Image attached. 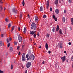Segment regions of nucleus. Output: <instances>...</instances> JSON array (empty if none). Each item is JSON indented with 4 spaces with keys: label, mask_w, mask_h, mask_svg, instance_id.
<instances>
[{
    "label": "nucleus",
    "mask_w": 73,
    "mask_h": 73,
    "mask_svg": "<svg viewBox=\"0 0 73 73\" xmlns=\"http://www.w3.org/2000/svg\"><path fill=\"white\" fill-rule=\"evenodd\" d=\"M11 69L12 70V69H13V65H12V64H11Z\"/></svg>",
    "instance_id": "c756f323"
},
{
    "label": "nucleus",
    "mask_w": 73,
    "mask_h": 73,
    "mask_svg": "<svg viewBox=\"0 0 73 73\" xmlns=\"http://www.w3.org/2000/svg\"><path fill=\"white\" fill-rule=\"evenodd\" d=\"M19 49H20V46H18L17 47V49L18 50H19Z\"/></svg>",
    "instance_id": "58836bf2"
},
{
    "label": "nucleus",
    "mask_w": 73,
    "mask_h": 73,
    "mask_svg": "<svg viewBox=\"0 0 73 73\" xmlns=\"http://www.w3.org/2000/svg\"><path fill=\"white\" fill-rule=\"evenodd\" d=\"M4 37V35L2 34L1 35V37Z\"/></svg>",
    "instance_id": "3c124183"
},
{
    "label": "nucleus",
    "mask_w": 73,
    "mask_h": 73,
    "mask_svg": "<svg viewBox=\"0 0 73 73\" xmlns=\"http://www.w3.org/2000/svg\"><path fill=\"white\" fill-rule=\"evenodd\" d=\"M40 11L42 12L43 11V7H42L41 6L40 8Z\"/></svg>",
    "instance_id": "4468645a"
},
{
    "label": "nucleus",
    "mask_w": 73,
    "mask_h": 73,
    "mask_svg": "<svg viewBox=\"0 0 73 73\" xmlns=\"http://www.w3.org/2000/svg\"><path fill=\"white\" fill-rule=\"evenodd\" d=\"M31 52H28L29 54V55H30V54H31Z\"/></svg>",
    "instance_id": "ea45409f"
},
{
    "label": "nucleus",
    "mask_w": 73,
    "mask_h": 73,
    "mask_svg": "<svg viewBox=\"0 0 73 73\" xmlns=\"http://www.w3.org/2000/svg\"><path fill=\"white\" fill-rule=\"evenodd\" d=\"M71 20L72 22L71 24L72 25H73V18H71Z\"/></svg>",
    "instance_id": "aec40b11"
},
{
    "label": "nucleus",
    "mask_w": 73,
    "mask_h": 73,
    "mask_svg": "<svg viewBox=\"0 0 73 73\" xmlns=\"http://www.w3.org/2000/svg\"><path fill=\"white\" fill-rule=\"evenodd\" d=\"M20 17V18H21V17H22V14H21Z\"/></svg>",
    "instance_id": "09e8293b"
},
{
    "label": "nucleus",
    "mask_w": 73,
    "mask_h": 73,
    "mask_svg": "<svg viewBox=\"0 0 73 73\" xmlns=\"http://www.w3.org/2000/svg\"><path fill=\"white\" fill-rule=\"evenodd\" d=\"M61 59H62V62H64V61H65V56H64L61 58Z\"/></svg>",
    "instance_id": "6e6552de"
},
{
    "label": "nucleus",
    "mask_w": 73,
    "mask_h": 73,
    "mask_svg": "<svg viewBox=\"0 0 73 73\" xmlns=\"http://www.w3.org/2000/svg\"><path fill=\"white\" fill-rule=\"evenodd\" d=\"M62 21H63V23H65V20H66V19H65V17H63L62 18Z\"/></svg>",
    "instance_id": "2eb2a0df"
},
{
    "label": "nucleus",
    "mask_w": 73,
    "mask_h": 73,
    "mask_svg": "<svg viewBox=\"0 0 73 73\" xmlns=\"http://www.w3.org/2000/svg\"><path fill=\"white\" fill-rule=\"evenodd\" d=\"M54 20H55L56 21H57V19L55 18Z\"/></svg>",
    "instance_id": "a18cd8bd"
},
{
    "label": "nucleus",
    "mask_w": 73,
    "mask_h": 73,
    "mask_svg": "<svg viewBox=\"0 0 73 73\" xmlns=\"http://www.w3.org/2000/svg\"><path fill=\"white\" fill-rule=\"evenodd\" d=\"M58 45L59 48H62L63 46H62V43H58Z\"/></svg>",
    "instance_id": "39448f33"
},
{
    "label": "nucleus",
    "mask_w": 73,
    "mask_h": 73,
    "mask_svg": "<svg viewBox=\"0 0 73 73\" xmlns=\"http://www.w3.org/2000/svg\"><path fill=\"white\" fill-rule=\"evenodd\" d=\"M35 57L34 55L32 54L29 56V58H28L27 60L28 61L29 60H33L35 59Z\"/></svg>",
    "instance_id": "f03ea898"
},
{
    "label": "nucleus",
    "mask_w": 73,
    "mask_h": 73,
    "mask_svg": "<svg viewBox=\"0 0 73 73\" xmlns=\"http://www.w3.org/2000/svg\"><path fill=\"white\" fill-rule=\"evenodd\" d=\"M10 50L11 52H12L13 51V48L11 47L10 48Z\"/></svg>",
    "instance_id": "412c9836"
},
{
    "label": "nucleus",
    "mask_w": 73,
    "mask_h": 73,
    "mask_svg": "<svg viewBox=\"0 0 73 73\" xmlns=\"http://www.w3.org/2000/svg\"><path fill=\"white\" fill-rule=\"evenodd\" d=\"M22 4L23 6H24V5H25V2H24V0H23V1Z\"/></svg>",
    "instance_id": "cd10ccee"
},
{
    "label": "nucleus",
    "mask_w": 73,
    "mask_h": 73,
    "mask_svg": "<svg viewBox=\"0 0 73 73\" xmlns=\"http://www.w3.org/2000/svg\"><path fill=\"white\" fill-rule=\"evenodd\" d=\"M40 35V34L39 33V32H38V33L37 34V35L38 36H39V35Z\"/></svg>",
    "instance_id": "e433bc0d"
},
{
    "label": "nucleus",
    "mask_w": 73,
    "mask_h": 73,
    "mask_svg": "<svg viewBox=\"0 0 73 73\" xmlns=\"http://www.w3.org/2000/svg\"><path fill=\"white\" fill-rule=\"evenodd\" d=\"M7 43H8V42H9V41L8 40V39H7Z\"/></svg>",
    "instance_id": "bf43d9fd"
},
{
    "label": "nucleus",
    "mask_w": 73,
    "mask_h": 73,
    "mask_svg": "<svg viewBox=\"0 0 73 73\" xmlns=\"http://www.w3.org/2000/svg\"><path fill=\"white\" fill-rule=\"evenodd\" d=\"M55 31V27H53V28L52 29V32H54V31Z\"/></svg>",
    "instance_id": "393cba45"
},
{
    "label": "nucleus",
    "mask_w": 73,
    "mask_h": 73,
    "mask_svg": "<svg viewBox=\"0 0 73 73\" xmlns=\"http://www.w3.org/2000/svg\"><path fill=\"white\" fill-rule=\"evenodd\" d=\"M5 20L6 22H8V21H9V20H8V19H7V18H6Z\"/></svg>",
    "instance_id": "473e14b6"
},
{
    "label": "nucleus",
    "mask_w": 73,
    "mask_h": 73,
    "mask_svg": "<svg viewBox=\"0 0 73 73\" xmlns=\"http://www.w3.org/2000/svg\"><path fill=\"white\" fill-rule=\"evenodd\" d=\"M46 8L48 9L49 8V1H48L46 3Z\"/></svg>",
    "instance_id": "0eeeda50"
},
{
    "label": "nucleus",
    "mask_w": 73,
    "mask_h": 73,
    "mask_svg": "<svg viewBox=\"0 0 73 73\" xmlns=\"http://www.w3.org/2000/svg\"><path fill=\"white\" fill-rule=\"evenodd\" d=\"M50 11H52V8L50 7Z\"/></svg>",
    "instance_id": "a19ab883"
},
{
    "label": "nucleus",
    "mask_w": 73,
    "mask_h": 73,
    "mask_svg": "<svg viewBox=\"0 0 73 73\" xmlns=\"http://www.w3.org/2000/svg\"><path fill=\"white\" fill-rule=\"evenodd\" d=\"M12 11L14 13H16V9L15 8H13L12 9Z\"/></svg>",
    "instance_id": "9d476101"
},
{
    "label": "nucleus",
    "mask_w": 73,
    "mask_h": 73,
    "mask_svg": "<svg viewBox=\"0 0 73 73\" xmlns=\"http://www.w3.org/2000/svg\"><path fill=\"white\" fill-rule=\"evenodd\" d=\"M0 8H1V12L3 11V7H2V6H1L0 7Z\"/></svg>",
    "instance_id": "4be33fe9"
},
{
    "label": "nucleus",
    "mask_w": 73,
    "mask_h": 73,
    "mask_svg": "<svg viewBox=\"0 0 73 73\" xmlns=\"http://www.w3.org/2000/svg\"><path fill=\"white\" fill-rule=\"evenodd\" d=\"M11 23H10L8 25V28H11Z\"/></svg>",
    "instance_id": "5701e85b"
},
{
    "label": "nucleus",
    "mask_w": 73,
    "mask_h": 73,
    "mask_svg": "<svg viewBox=\"0 0 73 73\" xmlns=\"http://www.w3.org/2000/svg\"><path fill=\"white\" fill-rule=\"evenodd\" d=\"M22 61L23 62L25 61V58H22Z\"/></svg>",
    "instance_id": "a878e982"
},
{
    "label": "nucleus",
    "mask_w": 73,
    "mask_h": 73,
    "mask_svg": "<svg viewBox=\"0 0 73 73\" xmlns=\"http://www.w3.org/2000/svg\"><path fill=\"white\" fill-rule=\"evenodd\" d=\"M68 1L69 3H72V0H67Z\"/></svg>",
    "instance_id": "7c9ffc66"
},
{
    "label": "nucleus",
    "mask_w": 73,
    "mask_h": 73,
    "mask_svg": "<svg viewBox=\"0 0 73 73\" xmlns=\"http://www.w3.org/2000/svg\"><path fill=\"white\" fill-rule=\"evenodd\" d=\"M68 44L69 45H71V42H70L68 43Z\"/></svg>",
    "instance_id": "49530a36"
},
{
    "label": "nucleus",
    "mask_w": 73,
    "mask_h": 73,
    "mask_svg": "<svg viewBox=\"0 0 73 73\" xmlns=\"http://www.w3.org/2000/svg\"><path fill=\"white\" fill-rule=\"evenodd\" d=\"M43 17L44 19H46V15H43Z\"/></svg>",
    "instance_id": "bb28decb"
},
{
    "label": "nucleus",
    "mask_w": 73,
    "mask_h": 73,
    "mask_svg": "<svg viewBox=\"0 0 73 73\" xmlns=\"http://www.w3.org/2000/svg\"><path fill=\"white\" fill-rule=\"evenodd\" d=\"M22 58H25V56H22Z\"/></svg>",
    "instance_id": "69168bd1"
},
{
    "label": "nucleus",
    "mask_w": 73,
    "mask_h": 73,
    "mask_svg": "<svg viewBox=\"0 0 73 73\" xmlns=\"http://www.w3.org/2000/svg\"><path fill=\"white\" fill-rule=\"evenodd\" d=\"M18 39L19 42H21L22 41V37L21 36L19 35L18 36Z\"/></svg>",
    "instance_id": "423d86ee"
},
{
    "label": "nucleus",
    "mask_w": 73,
    "mask_h": 73,
    "mask_svg": "<svg viewBox=\"0 0 73 73\" xmlns=\"http://www.w3.org/2000/svg\"><path fill=\"white\" fill-rule=\"evenodd\" d=\"M14 30V29H11V32H12V31H13Z\"/></svg>",
    "instance_id": "0e129e2a"
},
{
    "label": "nucleus",
    "mask_w": 73,
    "mask_h": 73,
    "mask_svg": "<svg viewBox=\"0 0 73 73\" xmlns=\"http://www.w3.org/2000/svg\"><path fill=\"white\" fill-rule=\"evenodd\" d=\"M46 37L47 38H49V34L48 33L46 35Z\"/></svg>",
    "instance_id": "b1692460"
},
{
    "label": "nucleus",
    "mask_w": 73,
    "mask_h": 73,
    "mask_svg": "<svg viewBox=\"0 0 73 73\" xmlns=\"http://www.w3.org/2000/svg\"><path fill=\"white\" fill-rule=\"evenodd\" d=\"M10 43H8L7 45V46H8V47H9V46H10Z\"/></svg>",
    "instance_id": "f704fd0d"
},
{
    "label": "nucleus",
    "mask_w": 73,
    "mask_h": 73,
    "mask_svg": "<svg viewBox=\"0 0 73 73\" xmlns=\"http://www.w3.org/2000/svg\"><path fill=\"white\" fill-rule=\"evenodd\" d=\"M45 48L47 50L48 49V48H49V47H48V44L47 43H46L45 44Z\"/></svg>",
    "instance_id": "ddd939ff"
},
{
    "label": "nucleus",
    "mask_w": 73,
    "mask_h": 73,
    "mask_svg": "<svg viewBox=\"0 0 73 73\" xmlns=\"http://www.w3.org/2000/svg\"><path fill=\"white\" fill-rule=\"evenodd\" d=\"M23 55H24L25 56V53H23Z\"/></svg>",
    "instance_id": "052dcab7"
},
{
    "label": "nucleus",
    "mask_w": 73,
    "mask_h": 73,
    "mask_svg": "<svg viewBox=\"0 0 73 73\" xmlns=\"http://www.w3.org/2000/svg\"><path fill=\"white\" fill-rule=\"evenodd\" d=\"M35 22H37V21H38V18L37 16H35Z\"/></svg>",
    "instance_id": "1a4fd4ad"
},
{
    "label": "nucleus",
    "mask_w": 73,
    "mask_h": 73,
    "mask_svg": "<svg viewBox=\"0 0 73 73\" xmlns=\"http://www.w3.org/2000/svg\"><path fill=\"white\" fill-rule=\"evenodd\" d=\"M69 28H70L71 30H72V27H70Z\"/></svg>",
    "instance_id": "680f3d73"
},
{
    "label": "nucleus",
    "mask_w": 73,
    "mask_h": 73,
    "mask_svg": "<svg viewBox=\"0 0 73 73\" xmlns=\"http://www.w3.org/2000/svg\"><path fill=\"white\" fill-rule=\"evenodd\" d=\"M18 29L19 31H20V27H19L18 28Z\"/></svg>",
    "instance_id": "de8ad7c7"
},
{
    "label": "nucleus",
    "mask_w": 73,
    "mask_h": 73,
    "mask_svg": "<svg viewBox=\"0 0 73 73\" xmlns=\"http://www.w3.org/2000/svg\"><path fill=\"white\" fill-rule=\"evenodd\" d=\"M25 73H27V70H26V71H25Z\"/></svg>",
    "instance_id": "6e6d98bb"
},
{
    "label": "nucleus",
    "mask_w": 73,
    "mask_h": 73,
    "mask_svg": "<svg viewBox=\"0 0 73 73\" xmlns=\"http://www.w3.org/2000/svg\"><path fill=\"white\" fill-rule=\"evenodd\" d=\"M66 51H64V53H66Z\"/></svg>",
    "instance_id": "774afa93"
},
{
    "label": "nucleus",
    "mask_w": 73,
    "mask_h": 73,
    "mask_svg": "<svg viewBox=\"0 0 73 73\" xmlns=\"http://www.w3.org/2000/svg\"><path fill=\"white\" fill-rule=\"evenodd\" d=\"M32 27H31V29L33 31H35L36 29H37V26L35 22H33L31 24Z\"/></svg>",
    "instance_id": "f257e3e1"
},
{
    "label": "nucleus",
    "mask_w": 73,
    "mask_h": 73,
    "mask_svg": "<svg viewBox=\"0 0 73 73\" xmlns=\"http://www.w3.org/2000/svg\"><path fill=\"white\" fill-rule=\"evenodd\" d=\"M59 30V26L58 25H57V27L56 28V31H57Z\"/></svg>",
    "instance_id": "f3484780"
},
{
    "label": "nucleus",
    "mask_w": 73,
    "mask_h": 73,
    "mask_svg": "<svg viewBox=\"0 0 73 73\" xmlns=\"http://www.w3.org/2000/svg\"><path fill=\"white\" fill-rule=\"evenodd\" d=\"M0 46H3L4 45V43L2 41H0Z\"/></svg>",
    "instance_id": "9b49d317"
},
{
    "label": "nucleus",
    "mask_w": 73,
    "mask_h": 73,
    "mask_svg": "<svg viewBox=\"0 0 73 73\" xmlns=\"http://www.w3.org/2000/svg\"><path fill=\"white\" fill-rule=\"evenodd\" d=\"M28 57H29V54H27L26 55V58H28Z\"/></svg>",
    "instance_id": "2f4dec72"
},
{
    "label": "nucleus",
    "mask_w": 73,
    "mask_h": 73,
    "mask_svg": "<svg viewBox=\"0 0 73 73\" xmlns=\"http://www.w3.org/2000/svg\"><path fill=\"white\" fill-rule=\"evenodd\" d=\"M36 31H31L30 34V35H32L33 36V37H34V38H36V34L35 33H36Z\"/></svg>",
    "instance_id": "7ed1b4c3"
},
{
    "label": "nucleus",
    "mask_w": 73,
    "mask_h": 73,
    "mask_svg": "<svg viewBox=\"0 0 73 73\" xmlns=\"http://www.w3.org/2000/svg\"><path fill=\"white\" fill-rule=\"evenodd\" d=\"M58 0H56L55 1V4L56 5H57L58 4Z\"/></svg>",
    "instance_id": "dca6fc26"
},
{
    "label": "nucleus",
    "mask_w": 73,
    "mask_h": 73,
    "mask_svg": "<svg viewBox=\"0 0 73 73\" xmlns=\"http://www.w3.org/2000/svg\"><path fill=\"white\" fill-rule=\"evenodd\" d=\"M55 12L56 14H58L59 13V10H58V9H57L55 10Z\"/></svg>",
    "instance_id": "f8f14e48"
},
{
    "label": "nucleus",
    "mask_w": 73,
    "mask_h": 73,
    "mask_svg": "<svg viewBox=\"0 0 73 73\" xmlns=\"http://www.w3.org/2000/svg\"><path fill=\"white\" fill-rule=\"evenodd\" d=\"M59 33L60 34V35L62 34V30L61 29L59 30Z\"/></svg>",
    "instance_id": "a211bd4d"
},
{
    "label": "nucleus",
    "mask_w": 73,
    "mask_h": 73,
    "mask_svg": "<svg viewBox=\"0 0 73 73\" xmlns=\"http://www.w3.org/2000/svg\"><path fill=\"white\" fill-rule=\"evenodd\" d=\"M3 71H1V70H0V73H3Z\"/></svg>",
    "instance_id": "4c0bfd02"
},
{
    "label": "nucleus",
    "mask_w": 73,
    "mask_h": 73,
    "mask_svg": "<svg viewBox=\"0 0 73 73\" xmlns=\"http://www.w3.org/2000/svg\"><path fill=\"white\" fill-rule=\"evenodd\" d=\"M18 54H19V55H20V54H21V53L20 52H19Z\"/></svg>",
    "instance_id": "8fccbe9b"
},
{
    "label": "nucleus",
    "mask_w": 73,
    "mask_h": 73,
    "mask_svg": "<svg viewBox=\"0 0 73 73\" xmlns=\"http://www.w3.org/2000/svg\"><path fill=\"white\" fill-rule=\"evenodd\" d=\"M5 54H6V56H8V54L7 53H6Z\"/></svg>",
    "instance_id": "4d7b16f0"
},
{
    "label": "nucleus",
    "mask_w": 73,
    "mask_h": 73,
    "mask_svg": "<svg viewBox=\"0 0 73 73\" xmlns=\"http://www.w3.org/2000/svg\"><path fill=\"white\" fill-rule=\"evenodd\" d=\"M48 53L49 54H50V53H51V52L50 50L48 51Z\"/></svg>",
    "instance_id": "37998d69"
},
{
    "label": "nucleus",
    "mask_w": 73,
    "mask_h": 73,
    "mask_svg": "<svg viewBox=\"0 0 73 73\" xmlns=\"http://www.w3.org/2000/svg\"><path fill=\"white\" fill-rule=\"evenodd\" d=\"M41 48V46H40L39 47V48Z\"/></svg>",
    "instance_id": "338daca9"
},
{
    "label": "nucleus",
    "mask_w": 73,
    "mask_h": 73,
    "mask_svg": "<svg viewBox=\"0 0 73 73\" xmlns=\"http://www.w3.org/2000/svg\"><path fill=\"white\" fill-rule=\"evenodd\" d=\"M0 3H1V4H2V3H3V2L2 1V0H0Z\"/></svg>",
    "instance_id": "79ce46f5"
},
{
    "label": "nucleus",
    "mask_w": 73,
    "mask_h": 73,
    "mask_svg": "<svg viewBox=\"0 0 73 73\" xmlns=\"http://www.w3.org/2000/svg\"><path fill=\"white\" fill-rule=\"evenodd\" d=\"M24 31H23V32L24 33H25L26 32H27V29L26 28V27H24Z\"/></svg>",
    "instance_id": "6ab92c4d"
},
{
    "label": "nucleus",
    "mask_w": 73,
    "mask_h": 73,
    "mask_svg": "<svg viewBox=\"0 0 73 73\" xmlns=\"http://www.w3.org/2000/svg\"><path fill=\"white\" fill-rule=\"evenodd\" d=\"M52 17L53 19H55V18H56V17L55 16V15H53L52 16Z\"/></svg>",
    "instance_id": "72a5a7b5"
},
{
    "label": "nucleus",
    "mask_w": 73,
    "mask_h": 73,
    "mask_svg": "<svg viewBox=\"0 0 73 73\" xmlns=\"http://www.w3.org/2000/svg\"><path fill=\"white\" fill-rule=\"evenodd\" d=\"M9 41H11L12 40V38H9Z\"/></svg>",
    "instance_id": "c9c22d12"
},
{
    "label": "nucleus",
    "mask_w": 73,
    "mask_h": 73,
    "mask_svg": "<svg viewBox=\"0 0 73 73\" xmlns=\"http://www.w3.org/2000/svg\"><path fill=\"white\" fill-rule=\"evenodd\" d=\"M14 44L15 45H17V42H16V41H14Z\"/></svg>",
    "instance_id": "c85d7f7f"
},
{
    "label": "nucleus",
    "mask_w": 73,
    "mask_h": 73,
    "mask_svg": "<svg viewBox=\"0 0 73 73\" xmlns=\"http://www.w3.org/2000/svg\"><path fill=\"white\" fill-rule=\"evenodd\" d=\"M71 61H73V56H72V57L71 58Z\"/></svg>",
    "instance_id": "c03bdc74"
},
{
    "label": "nucleus",
    "mask_w": 73,
    "mask_h": 73,
    "mask_svg": "<svg viewBox=\"0 0 73 73\" xmlns=\"http://www.w3.org/2000/svg\"><path fill=\"white\" fill-rule=\"evenodd\" d=\"M31 65V62H29L27 63L26 64V66L27 68H30Z\"/></svg>",
    "instance_id": "20e7f679"
},
{
    "label": "nucleus",
    "mask_w": 73,
    "mask_h": 73,
    "mask_svg": "<svg viewBox=\"0 0 73 73\" xmlns=\"http://www.w3.org/2000/svg\"><path fill=\"white\" fill-rule=\"evenodd\" d=\"M66 62H68V60L67 59H66Z\"/></svg>",
    "instance_id": "5fc2aeb1"
},
{
    "label": "nucleus",
    "mask_w": 73,
    "mask_h": 73,
    "mask_svg": "<svg viewBox=\"0 0 73 73\" xmlns=\"http://www.w3.org/2000/svg\"><path fill=\"white\" fill-rule=\"evenodd\" d=\"M64 13H66V11H65V10H64Z\"/></svg>",
    "instance_id": "13d9d810"
},
{
    "label": "nucleus",
    "mask_w": 73,
    "mask_h": 73,
    "mask_svg": "<svg viewBox=\"0 0 73 73\" xmlns=\"http://www.w3.org/2000/svg\"><path fill=\"white\" fill-rule=\"evenodd\" d=\"M14 28H15V26H13L12 27V29H14Z\"/></svg>",
    "instance_id": "603ef678"
},
{
    "label": "nucleus",
    "mask_w": 73,
    "mask_h": 73,
    "mask_svg": "<svg viewBox=\"0 0 73 73\" xmlns=\"http://www.w3.org/2000/svg\"><path fill=\"white\" fill-rule=\"evenodd\" d=\"M42 64H45V62L44 61H43L42 62Z\"/></svg>",
    "instance_id": "864d4df0"
},
{
    "label": "nucleus",
    "mask_w": 73,
    "mask_h": 73,
    "mask_svg": "<svg viewBox=\"0 0 73 73\" xmlns=\"http://www.w3.org/2000/svg\"><path fill=\"white\" fill-rule=\"evenodd\" d=\"M34 44L35 45H36V43H34Z\"/></svg>",
    "instance_id": "e2e57ef3"
}]
</instances>
